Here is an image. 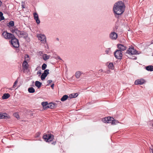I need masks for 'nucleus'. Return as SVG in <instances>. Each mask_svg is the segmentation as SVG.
I'll list each match as a JSON object with an SVG mask.
<instances>
[{"label": "nucleus", "mask_w": 153, "mask_h": 153, "mask_svg": "<svg viewBox=\"0 0 153 153\" xmlns=\"http://www.w3.org/2000/svg\"><path fill=\"white\" fill-rule=\"evenodd\" d=\"M125 5L122 1H119L116 3L113 7V10L116 17L117 15H120L124 12L125 9Z\"/></svg>", "instance_id": "1"}, {"label": "nucleus", "mask_w": 153, "mask_h": 153, "mask_svg": "<svg viewBox=\"0 0 153 153\" xmlns=\"http://www.w3.org/2000/svg\"><path fill=\"white\" fill-rule=\"evenodd\" d=\"M10 31L13 33H15L19 38H24L27 42L30 41V38L28 37V33L25 31L19 30L16 27L10 28Z\"/></svg>", "instance_id": "2"}, {"label": "nucleus", "mask_w": 153, "mask_h": 153, "mask_svg": "<svg viewBox=\"0 0 153 153\" xmlns=\"http://www.w3.org/2000/svg\"><path fill=\"white\" fill-rule=\"evenodd\" d=\"M10 43L13 47L18 48L19 47V42L18 40L13 34L10 33Z\"/></svg>", "instance_id": "3"}, {"label": "nucleus", "mask_w": 153, "mask_h": 153, "mask_svg": "<svg viewBox=\"0 0 153 153\" xmlns=\"http://www.w3.org/2000/svg\"><path fill=\"white\" fill-rule=\"evenodd\" d=\"M43 138L45 141L49 143L53 140L54 136L51 134H45L43 135Z\"/></svg>", "instance_id": "4"}, {"label": "nucleus", "mask_w": 153, "mask_h": 153, "mask_svg": "<svg viewBox=\"0 0 153 153\" xmlns=\"http://www.w3.org/2000/svg\"><path fill=\"white\" fill-rule=\"evenodd\" d=\"M37 37L42 43L45 44L46 42V38L45 35L41 34H39L37 35Z\"/></svg>", "instance_id": "5"}, {"label": "nucleus", "mask_w": 153, "mask_h": 153, "mask_svg": "<svg viewBox=\"0 0 153 153\" xmlns=\"http://www.w3.org/2000/svg\"><path fill=\"white\" fill-rule=\"evenodd\" d=\"M115 57L117 59H121L123 57L122 52L120 50H116L114 53Z\"/></svg>", "instance_id": "6"}, {"label": "nucleus", "mask_w": 153, "mask_h": 153, "mask_svg": "<svg viewBox=\"0 0 153 153\" xmlns=\"http://www.w3.org/2000/svg\"><path fill=\"white\" fill-rule=\"evenodd\" d=\"M137 52L136 50L134 49V47L131 46L126 51V53L129 55H135L137 54Z\"/></svg>", "instance_id": "7"}, {"label": "nucleus", "mask_w": 153, "mask_h": 153, "mask_svg": "<svg viewBox=\"0 0 153 153\" xmlns=\"http://www.w3.org/2000/svg\"><path fill=\"white\" fill-rule=\"evenodd\" d=\"M49 69H46L44 71V72L41 76V79L42 80H43L45 79L47 75L49 74Z\"/></svg>", "instance_id": "8"}, {"label": "nucleus", "mask_w": 153, "mask_h": 153, "mask_svg": "<svg viewBox=\"0 0 153 153\" xmlns=\"http://www.w3.org/2000/svg\"><path fill=\"white\" fill-rule=\"evenodd\" d=\"M118 35L117 34L114 32H111L109 34L110 38L112 40H115L117 37Z\"/></svg>", "instance_id": "9"}, {"label": "nucleus", "mask_w": 153, "mask_h": 153, "mask_svg": "<svg viewBox=\"0 0 153 153\" xmlns=\"http://www.w3.org/2000/svg\"><path fill=\"white\" fill-rule=\"evenodd\" d=\"M117 47L118 48L117 50H120L122 52V51H124L126 49V47L122 44H118L117 45Z\"/></svg>", "instance_id": "10"}, {"label": "nucleus", "mask_w": 153, "mask_h": 153, "mask_svg": "<svg viewBox=\"0 0 153 153\" xmlns=\"http://www.w3.org/2000/svg\"><path fill=\"white\" fill-rule=\"evenodd\" d=\"M145 81L143 79H137L134 82V84L136 85H142L144 83Z\"/></svg>", "instance_id": "11"}, {"label": "nucleus", "mask_w": 153, "mask_h": 153, "mask_svg": "<svg viewBox=\"0 0 153 153\" xmlns=\"http://www.w3.org/2000/svg\"><path fill=\"white\" fill-rule=\"evenodd\" d=\"M2 37L6 39H10V33L7 31L4 32L2 34Z\"/></svg>", "instance_id": "12"}, {"label": "nucleus", "mask_w": 153, "mask_h": 153, "mask_svg": "<svg viewBox=\"0 0 153 153\" xmlns=\"http://www.w3.org/2000/svg\"><path fill=\"white\" fill-rule=\"evenodd\" d=\"M84 74L85 73L82 71H77L76 72L75 75L76 78L79 79V78L80 76L82 74L84 75Z\"/></svg>", "instance_id": "13"}, {"label": "nucleus", "mask_w": 153, "mask_h": 153, "mask_svg": "<svg viewBox=\"0 0 153 153\" xmlns=\"http://www.w3.org/2000/svg\"><path fill=\"white\" fill-rule=\"evenodd\" d=\"M57 105V104L53 102H51L48 103L47 106V108H53L54 107H56Z\"/></svg>", "instance_id": "14"}, {"label": "nucleus", "mask_w": 153, "mask_h": 153, "mask_svg": "<svg viewBox=\"0 0 153 153\" xmlns=\"http://www.w3.org/2000/svg\"><path fill=\"white\" fill-rule=\"evenodd\" d=\"M33 16L37 23V24H39L40 23V21L39 18V16L38 14L36 13H33Z\"/></svg>", "instance_id": "15"}, {"label": "nucleus", "mask_w": 153, "mask_h": 153, "mask_svg": "<svg viewBox=\"0 0 153 153\" xmlns=\"http://www.w3.org/2000/svg\"><path fill=\"white\" fill-rule=\"evenodd\" d=\"M7 114L5 113H0V119H7L8 118Z\"/></svg>", "instance_id": "16"}, {"label": "nucleus", "mask_w": 153, "mask_h": 153, "mask_svg": "<svg viewBox=\"0 0 153 153\" xmlns=\"http://www.w3.org/2000/svg\"><path fill=\"white\" fill-rule=\"evenodd\" d=\"M68 98H69V96L67 95H65L61 98V100L62 102L65 101Z\"/></svg>", "instance_id": "17"}, {"label": "nucleus", "mask_w": 153, "mask_h": 153, "mask_svg": "<svg viewBox=\"0 0 153 153\" xmlns=\"http://www.w3.org/2000/svg\"><path fill=\"white\" fill-rule=\"evenodd\" d=\"M27 62L25 60L22 64V67L24 68L25 69H27V68L28 67L27 66Z\"/></svg>", "instance_id": "18"}, {"label": "nucleus", "mask_w": 153, "mask_h": 153, "mask_svg": "<svg viewBox=\"0 0 153 153\" xmlns=\"http://www.w3.org/2000/svg\"><path fill=\"white\" fill-rule=\"evenodd\" d=\"M42 84L41 82L38 81H36L35 82V85L38 88H39Z\"/></svg>", "instance_id": "19"}, {"label": "nucleus", "mask_w": 153, "mask_h": 153, "mask_svg": "<svg viewBox=\"0 0 153 153\" xmlns=\"http://www.w3.org/2000/svg\"><path fill=\"white\" fill-rule=\"evenodd\" d=\"M146 69L150 71H153V66L152 65H149L146 67Z\"/></svg>", "instance_id": "20"}, {"label": "nucleus", "mask_w": 153, "mask_h": 153, "mask_svg": "<svg viewBox=\"0 0 153 153\" xmlns=\"http://www.w3.org/2000/svg\"><path fill=\"white\" fill-rule=\"evenodd\" d=\"M10 97V94H4L2 96V98L3 99H6Z\"/></svg>", "instance_id": "21"}, {"label": "nucleus", "mask_w": 153, "mask_h": 153, "mask_svg": "<svg viewBox=\"0 0 153 153\" xmlns=\"http://www.w3.org/2000/svg\"><path fill=\"white\" fill-rule=\"evenodd\" d=\"M78 95V94L77 93L72 94L69 95V98H70V99H71V98L76 97H77Z\"/></svg>", "instance_id": "22"}, {"label": "nucleus", "mask_w": 153, "mask_h": 153, "mask_svg": "<svg viewBox=\"0 0 153 153\" xmlns=\"http://www.w3.org/2000/svg\"><path fill=\"white\" fill-rule=\"evenodd\" d=\"M29 92L30 93H33L35 92L34 89L33 87H30L28 89Z\"/></svg>", "instance_id": "23"}, {"label": "nucleus", "mask_w": 153, "mask_h": 153, "mask_svg": "<svg viewBox=\"0 0 153 153\" xmlns=\"http://www.w3.org/2000/svg\"><path fill=\"white\" fill-rule=\"evenodd\" d=\"M43 107L45 108H47V106L48 105V103L47 102H43L41 103Z\"/></svg>", "instance_id": "24"}, {"label": "nucleus", "mask_w": 153, "mask_h": 153, "mask_svg": "<svg viewBox=\"0 0 153 153\" xmlns=\"http://www.w3.org/2000/svg\"><path fill=\"white\" fill-rule=\"evenodd\" d=\"M49 57L50 56L47 54H44L43 56V58L45 61L47 60L48 59H49Z\"/></svg>", "instance_id": "25"}, {"label": "nucleus", "mask_w": 153, "mask_h": 153, "mask_svg": "<svg viewBox=\"0 0 153 153\" xmlns=\"http://www.w3.org/2000/svg\"><path fill=\"white\" fill-rule=\"evenodd\" d=\"M108 68L111 69H114V66L113 63H111L109 64L108 65Z\"/></svg>", "instance_id": "26"}, {"label": "nucleus", "mask_w": 153, "mask_h": 153, "mask_svg": "<svg viewBox=\"0 0 153 153\" xmlns=\"http://www.w3.org/2000/svg\"><path fill=\"white\" fill-rule=\"evenodd\" d=\"M108 118L107 120V121H108L107 123H111L112 119L113 120L114 118L111 117H108Z\"/></svg>", "instance_id": "27"}, {"label": "nucleus", "mask_w": 153, "mask_h": 153, "mask_svg": "<svg viewBox=\"0 0 153 153\" xmlns=\"http://www.w3.org/2000/svg\"><path fill=\"white\" fill-rule=\"evenodd\" d=\"M118 123V121L117 120L112 119L111 123L113 125H116Z\"/></svg>", "instance_id": "28"}, {"label": "nucleus", "mask_w": 153, "mask_h": 153, "mask_svg": "<svg viewBox=\"0 0 153 153\" xmlns=\"http://www.w3.org/2000/svg\"><path fill=\"white\" fill-rule=\"evenodd\" d=\"M13 115L17 119L19 118V116L18 113L16 112L14 113L13 114Z\"/></svg>", "instance_id": "29"}, {"label": "nucleus", "mask_w": 153, "mask_h": 153, "mask_svg": "<svg viewBox=\"0 0 153 153\" xmlns=\"http://www.w3.org/2000/svg\"><path fill=\"white\" fill-rule=\"evenodd\" d=\"M14 21H10V28H11L10 27H13L14 26ZM16 27H13V28H14ZM12 28H11V29H12Z\"/></svg>", "instance_id": "30"}, {"label": "nucleus", "mask_w": 153, "mask_h": 153, "mask_svg": "<svg viewBox=\"0 0 153 153\" xmlns=\"http://www.w3.org/2000/svg\"><path fill=\"white\" fill-rule=\"evenodd\" d=\"M47 65L45 63H44L42 65V70H45L47 67Z\"/></svg>", "instance_id": "31"}, {"label": "nucleus", "mask_w": 153, "mask_h": 153, "mask_svg": "<svg viewBox=\"0 0 153 153\" xmlns=\"http://www.w3.org/2000/svg\"><path fill=\"white\" fill-rule=\"evenodd\" d=\"M108 119V117H106L103 119L102 120L104 123H107L108 121H107V120Z\"/></svg>", "instance_id": "32"}, {"label": "nucleus", "mask_w": 153, "mask_h": 153, "mask_svg": "<svg viewBox=\"0 0 153 153\" xmlns=\"http://www.w3.org/2000/svg\"><path fill=\"white\" fill-rule=\"evenodd\" d=\"M111 51V48H109L107 49L105 51V52L107 54H108V53L110 51Z\"/></svg>", "instance_id": "33"}, {"label": "nucleus", "mask_w": 153, "mask_h": 153, "mask_svg": "<svg viewBox=\"0 0 153 153\" xmlns=\"http://www.w3.org/2000/svg\"><path fill=\"white\" fill-rule=\"evenodd\" d=\"M40 134V133L39 132H37L35 135V137H39Z\"/></svg>", "instance_id": "34"}, {"label": "nucleus", "mask_w": 153, "mask_h": 153, "mask_svg": "<svg viewBox=\"0 0 153 153\" xmlns=\"http://www.w3.org/2000/svg\"><path fill=\"white\" fill-rule=\"evenodd\" d=\"M17 82V80H16L15 82H14L13 84V87L14 88L16 87V85Z\"/></svg>", "instance_id": "35"}, {"label": "nucleus", "mask_w": 153, "mask_h": 153, "mask_svg": "<svg viewBox=\"0 0 153 153\" xmlns=\"http://www.w3.org/2000/svg\"><path fill=\"white\" fill-rule=\"evenodd\" d=\"M4 17L3 16H1L0 17V21L1 20H4Z\"/></svg>", "instance_id": "36"}, {"label": "nucleus", "mask_w": 153, "mask_h": 153, "mask_svg": "<svg viewBox=\"0 0 153 153\" xmlns=\"http://www.w3.org/2000/svg\"><path fill=\"white\" fill-rule=\"evenodd\" d=\"M131 58L133 60H136L137 59V57L136 56H133L132 58Z\"/></svg>", "instance_id": "37"}, {"label": "nucleus", "mask_w": 153, "mask_h": 153, "mask_svg": "<svg viewBox=\"0 0 153 153\" xmlns=\"http://www.w3.org/2000/svg\"><path fill=\"white\" fill-rule=\"evenodd\" d=\"M52 82V80H48V81L47 82L48 84H50Z\"/></svg>", "instance_id": "38"}, {"label": "nucleus", "mask_w": 153, "mask_h": 153, "mask_svg": "<svg viewBox=\"0 0 153 153\" xmlns=\"http://www.w3.org/2000/svg\"><path fill=\"white\" fill-rule=\"evenodd\" d=\"M56 143V141H53L51 142V144L52 145H55Z\"/></svg>", "instance_id": "39"}, {"label": "nucleus", "mask_w": 153, "mask_h": 153, "mask_svg": "<svg viewBox=\"0 0 153 153\" xmlns=\"http://www.w3.org/2000/svg\"><path fill=\"white\" fill-rule=\"evenodd\" d=\"M54 84H52L51 85V88L53 89V87H54Z\"/></svg>", "instance_id": "40"}, {"label": "nucleus", "mask_w": 153, "mask_h": 153, "mask_svg": "<svg viewBox=\"0 0 153 153\" xmlns=\"http://www.w3.org/2000/svg\"><path fill=\"white\" fill-rule=\"evenodd\" d=\"M41 74V71H38L37 72V74Z\"/></svg>", "instance_id": "41"}, {"label": "nucleus", "mask_w": 153, "mask_h": 153, "mask_svg": "<svg viewBox=\"0 0 153 153\" xmlns=\"http://www.w3.org/2000/svg\"><path fill=\"white\" fill-rule=\"evenodd\" d=\"M3 14L2 12H0V17L3 16Z\"/></svg>", "instance_id": "42"}, {"label": "nucleus", "mask_w": 153, "mask_h": 153, "mask_svg": "<svg viewBox=\"0 0 153 153\" xmlns=\"http://www.w3.org/2000/svg\"><path fill=\"white\" fill-rule=\"evenodd\" d=\"M102 69H100L99 71V73L102 72Z\"/></svg>", "instance_id": "43"}, {"label": "nucleus", "mask_w": 153, "mask_h": 153, "mask_svg": "<svg viewBox=\"0 0 153 153\" xmlns=\"http://www.w3.org/2000/svg\"><path fill=\"white\" fill-rule=\"evenodd\" d=\"M56 102L58 103L59 104L61 103V102L59 101H56Z\"/></svg>", "instance_id": "44"}, {"label": "nucleus", "mask_w": 153, "mask_h": 153, "mask_svg": "<svg viewBox=\"0 0 153 153\" xmlns=\"http://www.w3.org/2000/svg\"><path fill=\"white\" fill-rule=\"evenodd\" d=\"M57 58L58 59H59V60H62V59L59 56H58L57 57Z\"/></svg>", "instance_id": "45"}, {"label": "nucleus", "mask_w": 153, "mask_h": 153, "mask_svg": "<svg viewBox=\"0 0 153 153\" xmlns=\"http://www.w3.org/2000/svg\"><path fill=\"white\" fill-rule=\"evenodd\" d=\"M7 25L8 26V27H10V22H8V23H7Z\"/></svg>", "instance_id": "46"}, {"label": "nucleus", "mask_w": 153, "mask_h": 153, "mask_svg": "<svg viewBox=\"0 0 153 153\" xmlns=\"http://www.w3.org/2000/svg\"><path fill=\"white\" fill-rule=\"evenodd\" d=\"M25 58H29V56L28 55H26V56H25Z\"/></svg>", "instance_id": "47"}, {"label": "nucleus", "mask_w": 153, "mask_h": 153, "mask_svg": "<svg viewBox=\"0 0 153 153\" xmlns=\"http://www.w3.org/2000/svg\"><path fill=\"white\" fill-rule=\"evenodd\" d=\"M2 4V2L0 1V6H1Z\"/></svg>", "instance_id": "48"}, {"label": "nucleus", "mask_w": 153, "mask_h": 153, "mask_svg": "<svg viewBox=\"0 0 153 153\" xmlns=\"http://www.w3.org/2000/svg\"><path fill=\"white\" fill-rule=\"evenodd\" d=\"M22 8H25V7H24V5H22Z\"/></svg>", "instance_id": "49"}, {"label": "nucleus", "mask_w": 153, "mask_h": 153, "mask_svg": "<svg viewBox=\"0 0 153 153\" xmlns=\"http://www.w3.org/2000/svg\"><path fill=\"white\" fill-rule=\"evenodd\" d=\"M153 43V40L152 41L151 43L150 44H152Z\"/></svg>", "instance_id": "50"}, {"label": "nucleus", "mask_w": 153, "mask_h": 153, "mask_svg": "<svg viewBox=\"0 0 153 153\" xmlns=\"http://www.w3.org/2000/svg\"><path fill=\"white\" fill-rule=\"evenodd\" d=\"M151 149L152 150V152L153 153V147L152 149V148H151Z\"/></svg>", "instance_id": "51"}, {"label": "nucleus", "mask_w": 153, "mask_h": 153, "mask_svg": "<svg viewBox=\"0 0 153 153\" xmlns=\"http://www.w3.org/2000/svg\"><path fill=\"white\" fill-rule=\"evenodd\" d=\"M152 126L153 127V124H152Z\"/></svg>", "instance_id": "52"}, {"label": "nucleus", "mask_w": 153, "mask_h": 153, "mask_svg": "<svg viewBox=\"0 0 153 153\" xmlns=\"http://www.w3.org/2000/svg\"><path fill=\"white\" fill-rule=\"evenodd\" d=\"M152 54H153V53H152Z\"/></svg>", "instance_id": "53"}]
</instances>
